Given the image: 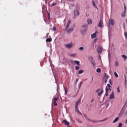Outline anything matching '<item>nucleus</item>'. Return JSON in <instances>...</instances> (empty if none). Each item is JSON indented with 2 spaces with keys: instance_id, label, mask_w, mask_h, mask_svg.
I'll use <instances>...</instances> for the list:
<instances>
[{
  "instance_id": "53",
  "label": "nucleus",
  "mask_w": 127,
  "mask_h": 127,
  "mask_svg": "<svg viewBox=\"0 0 127 127\" xmlns=\"http://www.w3.org/2000/svg\"><path fill=\"white\" fill-rule=\"evenodd\" d=\"M57 92H58V88H57Z\"/></svg>"
},
{
  "instance_id": "55",
  "label": "nucleus",
  "mask_w": 127,
  "mask_h": 127,
  "mask_svg": "<svg viewBox=\"0 0 127 127\" xmlns=\"http://www.w3.org/2000/svg\"><path fill=\"white\" fill-rule=\"evenodd\" d=\"M50 18V17L49 16V19Z\"/></svg>"
},
{
  "instance_id": "38",
  "label": "nucleus",
  "mask_w": 127,
  "mask_h": 127,
  "mask_svg": "<svg viewBox=\"0 0 127 127\" xmlns=\"http://www.w3.org/2000/svg\"><path fill=\"white\" fill-rule=\"evenodd\" d=\"M54 106H57V103H56V101H54Z\"/></svg>"
},
{
  "instance_id": "3",
  "label": "nucleus",
  "mask_w": 127,
  "mask_h": 127,
  "mask_svg": "<svg viewBox=\"0 0 127 127\" xmlns=\"http://www.w3.org/2000/svg\"><path fill=\"white\" fill-rule=\"evenodd\" d=\"M64 46L66 48H72V46H73V43H70V44H66L64 45Z\"/></svg>"
},
{
  "instance_id": "46",
  "label": "nucleus",
  "mask_w": 127,
  "mask_h": 127,
  "mask_svg": "<svg viewBox=\"0 0 127 127\" xmlns=\"http://www.w3.org/2000/svg\"><path fill=\"white\" fill-rule=\"evenodd\" d=\"M124 8L125 9V11H126V9H127V7H126V5L124 4Z\"/></svg>"
},
{
  "instance_id": "23",
  "label": "nucleus",
  "mask_w": 127,
  "mask_h": 127,
  "mask_svg": "<svg viewBox=\"0 0 127 127\" xmlns=\"http://www.w3.org/2000/svg\"><path fill=\"white\" fill-rule=\"evenodd\" d=\"M107 25H108V27H110V26H111V19H110L108 23L107 24Z\"/></svg>"
},
{
  "instance_id": "26",
  "label": "nucleus",
  "mask_w": 127,
  "mask_h": 127,
  "mask_svg": "<svg viewBox=\"0 0 127 127\" xmlns=\"http://www.w3.org/2000/svg\"><path fill=\"white\" fill-rule=\"evenodd\" d=\"M114 75L116 78H119V75H118V73H117L116 72H114Z\"/></svg>"
},
{
  "instance_id": "41",
  "label": "nucleus",
  "mask_w": 127,
  "mask_h": 127,
  "mask_svg": "<svg viewBox=\"0 0 127 127\" xmlns=\"http://www.w3.org/2000/svg\"><path fill=\"white\" fill-rule=\"evenodd\" d=\"M65 90V95H67V89H66V88H64Z\"/></svg>"
},
{
  "instance_id": "14",
  "label": "nucleus",
  "mask_w": 127,
  "mask_h": 127,
  "mask_svg": "<svg viewBox=\"0 0 127 127\" xmlns=\"http://www.w3.org/2000/svg\"><path fill=\"white\" fill-rule=\"evenodd\" d=\"M46 42H51L52 41V38H48L46 40Z\"/></svg>"
},
{
  "instance_id": "12",
  "label": "nucleus",
  "mask_w": 127,
  "mask_h": 127,
  "mask_svg": "<svg viewBox=\"0 0 127 127\" xmlns=\"http://www.w3.org/2000/svg\"><path fill=\"white\" fill-rule=\"evenodd\" d=\"M111 24L112 25V26H114V24H115V21L113 19L111 20Z\"/></svg>"
},
{
  "instance_id": "9",
  "label": "nucleus",
  "mask_w": 127,
  "mask_h": 127,
  "mask_svg": "<svg viewBox=\"0 0 127 127\" xmlns=\"http://www.w3.org/2000/svg\"><path fill=\"white\" fill-rule=\"evenodd\" d=\"M73 30H74V29L73 28H71L67 30V33H71V32H72Z\"/></svg>"
},
{
  "instance_id": "32",
  "label": "nucleus",
  "mask_w": 127,
  "mask_h": 127,
  "mask_svg": "<svg viewBox=\"0 0 127 127\" xmlns=\"http://www.w3.org/2000/svg\"><path fill=\"white\" fill-rule=\"evenodd\" d=\"M82 84H83V82L81 81L80 82L79 84V89L81 88V86H82Z\"/></svg>"
},
{
  "instance_id": "50",
  "label": "nucleus",
  "mask_w": 127,
  "mask_h": 127,
  "mask_svg": "<svg viewBox=\"0 0 127 127\" xmlns=\"http://www.w3.org/2000/svg\"><path fill=\"white\" fill-rule=\"evenodd\" d=\"M86 15L87 17L89 16V15H87V13H86Z\"/></svg>"
},
{
  "instance_id": "43",
  "label": "nucleus",
  "mask_w": 127,
  "mask_h": 127,
  "mask_svg": "<svg viewBox=\"0 0 127 127\" xmlns=\"http://www.w3.org/2000/svg\"><path fill=\"white\" fill-rule=\"evenodd\" d=\"M99 91H101V89H97V90H96V93H98V92H99Z\"/></svg>"
},
{
  "instance_id": "44",
  "label": "nucleus",
  "mask_w": 127,
  "mask_h": 127,
  "mask_svg": "<svg viewBox=\"0 0 127 127\" xmlns=\"http://www.w3.org/2000/svg\"><path fill=\"white\" fill-rule=\"evenodd\" d=\"M87 120L88 121H90V122H94V121H92V120H90V119H89V118H87Z\"/></svg>"
},
{
  "instance_id": "6",
  "label": "nucleus",
  "mask_w": 127,
  "mask_h": 127,
  "mask_svg": "<svg viewBox=\"0 0 127 127\" xmlns=\"http://www.w3.org/2000/svg\"><path fill=\"white\" fill-rule=\"evenodd\" d=\"M74 15H76V16L80 15V12H79V10H74Z\"/></svg>"
},
{
  "instance_id": "19",
  "label": "nucleus",
  "mask_w": 127,
  "mask_h": 127,
  "mask_svg": "<svg viewBox=\"0 0 127 127\" xmlns=\"http://www.w3.org/2000/svg\"><path fill=\"white\" fill-rule=\"evenodd\" d=\"M71 57H76V54H71L69 55Z\"/></svg>"
},
{
  "instance_id": "16",
  "label": "nucleus",
  "mask_w": 127,
  "mask_h": 127,
  "mask_svg": "<svg viewBox=\"0 0 127 127\" xmlns=\"http://www.w3.org/2000/svg\"><path fill=\"white\" fill-rule=\"evenodd\" d=\"M103 93H104V90H102L100 92L98 93V96H102Z\"/></svg>"
},
{
  "instance_id": "42",
  "label": "nucleus",
  "mask_w": 127,
  "mask_h": 127,
  "mask_svg": "<svg viewBox=\"0 0 127 127\" xmlns=\"http://www.w3.org/2000/svg\"><path fill=\"white\" fill-rule=\"evenodd\" d=\"M56 29H57L56 27H54L53 30H54L55 31H56Z\"/></svg>"
},
{
  "instance_id": "11",
  "label": "nucleus",
  "mask_w": 127,
  "mask_h": 127,
  "mask_svg": "<svg viewBox=\"0 0 127 127\" xmlns=\"http://www.w3.org/2000/svg\"><path fill=\"white\" fill-rule=\"evenodd\" d=\"M70 23H71V20H69L67 22V24L66 25V28H69V26L70 25Z\"/></svg>"
},
{
  "instance_id": "2",
  "label": "nucleus",
  "mask_w": 127,
  "mask_h": 127,
  "mask_svg": "<svg viewBox=\"0 0 127 127\" xmlns=\"http://www.w3.org/2000/svg\"><path fill=\"white\" fill-rule=\"evenodd\" d=\"M62 123H64L65 126H67L68 127H71V126H69L70 125V123L69 122L67 121L66 120H63L62 121Z\"/></svg>"
},
{
  "instance_id": "33",
  "label": "nucleus",
  "mask_w": 127,
  "mask_h": 127,
  "mask_svg": "<svg viewBox=\"0 0 127 127\" xmlns=\"http://www.w3.org/2000/svg\"><path fill=\"white\" fill-rule=\"evenodd\" d=\"M91 63L93 65V66H95V65H96V63H95V62H91Z\"/></svg>"
},
{
  "instance_id": "21",
  "label": "nucleus",
  "mask_w": 127,
  "mask_h": 127,
  "mask_svg": "<svg viewBox=\"0 0 127 127\" xmlns=\"http://www.w3.org/2000/svg\"><path fill=\"white\" fill-rule=\"evenodd\" d=\"M87 22H88V24H91V23H92V20L91 19H88L87 20Z\"/></svg>"
},
{
  "instance_id": "17",
  "label": "nucleus",
  "mask_w": 127,
  "mask_h": 127,
  "mask_svg": "<svg viewBox=\"0 0 127 127\" xmlns=\"http://www.w3.org/2000/svg\"><path fill=\"white\" fill-rule=\"evenodd\" d=\"M122 57H123V58H124L125 59V60H127V56H126L125 55H122Z\"/></svg>"
},
{
  "instance_id": "34",
  "label": "nucleus",
  "mask_w": 127,
  "mask_h": 127,
  "mask_svg": "<svg viewBox=\"0 0 127 127\" xmlns=\"http://www.w3.org/2000/svg\"><path fill=\"white\" fill-rule=\"evenodd\" d=\"M123 127V124L120 123L119 125V127Z\"/></svg>"
},
{
  "instance_id": "29",
  "label": "nucleus",
  "mask_w": 127,
  "mask_h": 127,
  "mask_svg": "<svg viewBox=\"0 0 127 127\" xmlns=\"http://www.w3.org/2000/svg\"><path fill=\"white\" fill-rule=\"evenodd\" d=\"M115 66H119V62H116L115 64Z\"/></svg>"
},
{
  "instance_id": "4",
  "label": "nucleus",
  "mask_w": 127,
  "mask_h": 127,
  "mask_svg": "<svg viewBox=\"0 0 127 127\" xmlns=\"http://www.w3.org/2000/svg\"><path fill=\"white\" fill-rule=\"evenodd\" d=\"M103 50V48L102 47H99L97 48V52L99 54H101L102 53V51Z\"/></svg>"
},
{
  "instance_id": "24",
  "label": "nucleus",
  "mask_w": 127,
  "mask_h": 127,
  "mask_svg": "<svg viewBox=\"0 0 127 127\" xmlns=\"http://www.w3.org/2000/svg\"><path fill=\"white\" fill-rule=\"evenodd\" d=\"M84 72V70H80L78 71V74H82Z\"/></svg>"
},
{
  "instance_id": "8",
  "label": "nucleus",
  "mask_w": 127,
  "mask_h": 127,
  "mask_svg": "<svg viewBox=\"0 0 127 127\" xmlns=\"http://www.w3.org/2000/svg\"><path fill=\"white\" fill-rule=\"evenodd\" d=\"M81 103V99H79L77 101L75 102V107H78V105Z\"/></svg>"
},
{
  "instance_id": "20",
  "label": "nucleus",
  "mask_w": 127,
  "mask_h": 127,
  "mask_svg": "<svg viewBox=\"0 0 127 127\" xmlns=\"http://www.w3.org/2000/svg\"><path fill=\"white\" fill-rule=\"evenodd\" d=\"M75 112H79V107L78 106H75Z\"/></svg>"
},
{
  "instance_id": "1",
  "label": "nucleus",
  "mask_w": 127,
  "mask_h": 127,
  "mask_svg": "<svg viewBox=\"0 0 127 127\" xmlns=\"http://www.w3.org/2000/svg\"><path fill=\"white\" fill-rule=\"evenodd\" d=\"M109 90H110V91H112V89H111V84H108L107 86L106 87L105 96H106V97H108L109 95Z\"/></svg>"
},
{
  "instance_id": "28",
  "label": "nucleus",
  "mask_w": 127,
  "mask_h": 127,
  "mask_svg": "<svg viewBox=\"0 0 127 127\" xmlns=\"http://www.w3.org/2000/svg\"><path fill=\"white\" fill-rule=\"evenodd\" d=\"M58 100H59V98H54V101L56 102V101H58Z\"/></svg>"
},
{
  "instance_id": "31",
  "label": "nucleus",
  "mask_w": 127,
  "mask_h": 127,
  "mask_svg": "<svg viewBox=\"0 0 127 127\" xmlns=\"http://www.w3.org/2000/svg\"><path fill=\"white\" fill-rule=\"evenodd\" d=\"M79 50H84V47H80L79 48Z\"/></svg>"
},
{
  "instance_id": "15",
  "label": "nucleus",
  "mask_w": 127,
  "mask_h": 127,
  "mask_svg": "<svg viewBox=\"0 0 127 127\" xmlns=\"http://www.w3.org/2000/svg\"><path fill=\"white\" fill-rule=\"evenodd\" d=\"M119 121V117H117L115 118V119L113 121V124H115V123H117Z\"/></svg>"
},
{
  "instance_id": "52",
  "label": "nucleus",
  "mask_w": 127,
  "mask_h": 127,
  "mask_svg": "<svg viewBox=\"0 0 127 127\" xmlns=\"http://www.w3.org/2000/svg\"><path fill=\"white\" fill-rule=\"evenodd\" d=\"M124 27L125 28V23H124Z\"/></svg>"
},
{
  "instance_id": "56",
  "label": "nucleus",
  "mask_w": 127,
  "mask_h": 127,
  "mask_svg": "<svg viewBox=\"0 0 127 127\" xmlns=\"http://www.w3.org/2000/svg\"><path fill=\"white\" fill-rule=\"evenodd\" d=\"M126 22H127V20L126 21Z\"/></svg>"
},
{
  "instance_id": "37",
  "label": "nucleus",
  "mask_w": 127,
  "mask_h": 127,
  "mask_svg": "<svg viewBox=\"0 0 127 127\" xmlns=\"http://www.w3.org/2000/svg\"><path fill=\"white\" fill-rule=\"evenodd\" d=\"M109 83H110V84L113 85V83H112V80H111V79L109 80Z\"/></svg>"
},
{
  "instance_id": "35",
  "label": "nucleus",
  "mask_w": 127,
  "mask_h": 127,
  "mask_svg": "<svg viewBox=\"0 0 127 127\" xmlns=\"http://www.w3.org/2000/svg\"><path fill=\"white\" fill-rule=\"evenodd\" d=\"M75 69L76 70H79V66H75Z\"/></svg>"
},
{
  "instance_id": "54",
  "label": "nucleus",
  "mask_w": 127,
  "mask_h": 127,
  "mask_svg": "<svg viewBox=\"0 0 127 127\" xmlns=\"http://www.w3.org/2000/svg\"><path fill=\"white\" fill-rule=\"evenodd\" d=\"M47 37H48V35H47Z\"/></svg>"
},
{
  "instance_id": "49",
  "label": "nucleus",
  "mask_w": 127,
  "mask_h": 127,
  "mask_svg": "<svg viewBox=\"0 0 127 127\" xmlns=\"http://www.w3.org/2000/svg\"><path fill=\"white\" fill-rule=\"evenodd\" d=\"M91 103H93L94 102V99H93L92 100H91Z\"/></svg>"
},
{
  "instance_id": "45",
  "label": "nucleus",
  "mask_w": 127,
  "mask_h": 127,
  "mask_svg": "<svg viewBox=\"0 0 127 127\" xmlns=\"http://www.w3.org/2000/svg\"><path fill=\"white\" fill-rule=\"evenodd\" d=\"M78 78H77V79H76L75 82V84H76V83H77V82H78Z\"/></svg>"
},
{
  "instance_id": "25",
  "label": "nucleus",
  "mask_w": 127,
  "mask_h": 127,
  "mask_svg": "<svg viewBox=\"0 0 127 127\" xmlns=\"http://www.w3.org/2000/svg\"><path fill=\"white\" fill-rule=\"evenodd\" d=\"M92 5H93V6H94V7H96V3H95V1L94 0L92 1Z\"/></svg>"
},
{
  "instance_id": "40",
  "label": "nucleus",
  "mask_w": 127,
  "mask_h": 127,
  "mask_svg": "<svg viewBox=\"0 0 127 127\" xmlns=\"http://www.w3.org/2000/svg\"><path fill=\"white\" fill-rule=\"evenodd\" d=\"M125 78L126 84H127V77L126 76V75H125Z\"/></svg>"
},
{
  "instance_id": "47",
  "label": "nucleus",
  "mask_w": 127,
  "mask_h": 127,
  "mask_svg": "<svg viewBox=\"0 0 127 127\" xmlns=\"http://www.w3.org/2000/svg\"><path fill=\"white\" fill-rule=\"evenodd\" d=\"M106 121V119H104L103 120L99 121V122H105Z\"/></svg>"
},
{
  "instance_id": "18",
  "label": "nucleus",
  "mask_w": 127,
  "mask_h": 127,
  "mask_svg": "<svg viewBox=\"0 0 127 127\" xmlns=\"http://www.w3.org/2000/svg\"><path fill=\"white\" fill-rule=\"evenodd\" d=\"M74 63H75L76 65H80V62L78 61H74Z\"/></svg>"
},
{
  "instance_id": "5",
  "label": "nucleus",
  "mask_w": 127,
  "mask_h": 127,
  "mask_svg": "<svg viewBox=\"0 0 127 127\" xmlns=\"http://www.w3.org/2000/svg\"><path fill=\"white\" fill-rule=\"evenodd\" d=\"M97 33H98L97 31H96L95 33L92 34L91 38H96L97 37Z\"/></svg>"
},
{
  "instance_id": "51",
  "label": "nucleus",
  "mask_w": 127,
  "mask_h": 127,
  "mask_svg": "<svg viewBox=\"0 0 127 127\" xmlns=\"http://www.w3.org/2000/svg\"><path fill=\"white\" fill-rule=\"evenodd\" d=\"M107 82H108V81L107 80H105V83H107Z\"/></svg>"
},
{
  "instance_id": "30",
  "label": "nucleus",
  "mask_w": 127,
  "mask_h": 127,
  "mask_svg": "<svg viewBox=\"0 0 127 127\" xmlns=\"http://www.w3.org/2000/svg\"><path fill=\"white\" fill-rule=\"evenodd\" d=\"M125 38H126V39H127V32H125Z\"/></svg>"
},
{
  "instance_id": "22",
  "label": "nucleus",
  "mask_w": 127,
  "mask_h": 127,
  "mask_svg": "<svg viewBox=\"0 0 127 127\" xmlns=\"http://www.w3.org/2000/svg\"><path fill=\"white\" fill-rule=\"evenodd\" d=\"M96 72H97V73H100V72H101V68H97V69H96Z\"/></svg>"
},
{
  "instance_id": "10",
  "label": "nucleus",
  "mask_w": 127,
  "mask_h": 127,
  "mask_svg": "<svg viewBox=\"0 0 127 127\" xmlns=\"http://www.w3.org/2000/svg\"><path fill=\"white\" fill-rule=\"evenodd\" d=\"M110 99H115V96L114 92H112V94L110 95Z\"/></svg>"
},
{
  "instance_id": "36",
  "label": "nucleus",
  "mask_w": 127,
  "mask_h": 127,
  "mask_svg": "<svg viewBox=\"0 0 127 127\" xmlns=\"http://www.w3.org/2000/svg\"><path fill=\"white\" fill-rule=\"evenodd\" d=\"M117 91H118V93H120V92H121V91L120 90V87L117 88Z\"/></svg>"
},
{
  "instance_id": "13",
  "label": "nucleus",
  "mask_w": 127,
  "mask_h": 127,
  "mask_svg": "<svg viewBox=\"0 0 127 127\" xmlns=\"http://www.w3.org/2000/svg\"><path fill=\"white\" fill-rule=\"evenodd\" d=\"M103 23V21H102V20H100V22H99V24H98V26L99 27H102V24Z\"/></svg>"
},
{
  "instance_id": "48",
  "label": "nucleus",
  "mask_w": 127,
  "mask_h": 127,
  "mask_svg": "<svg viewBox=\"0 0 127 127\" xmlns=\"http://www.w3.org/2000/svg\"><path fill=\"white\" fill-rule=\"evenodd\" d=\"M78 113H79V114H80V115H82V113H81V112H80V111H79L78 112Z\"/></svg>"
},
{
  "instance_id": "39",
  "label": "nucleus",
  "mask_w": 127,
  "mask_h": 127,
  "mask_svg": "<svg viewBox=\"0 0 127 127\" xmlns=\"http://www.w3.org/2000/svg\"><path fill=\"white\" fill-rule=\"evenodd\" d=\"M57 3H52V6H54V5H56Z\"/></svg>"
},
{
  "instance_id": "7",
  "label": "nucleus",
  "mask_w": 127,
  "mask_h": 127,
  "mask_svg": "<svg viewBox=\"0 0 127 127\" xmlns=\"http://www.w3.org/2000/svg\"><path fill=\"white\" fill-rule=\"evenodd\" d=\"M87 24H84L82 26L83 28L84 29V32H86L87 31Z\"/></svg>"
},
{
  "instance_id": "27",
  "label": "nucleus",
  "mask_w": 127,
  "mask_h": 127,
  "mask_svg": "<svg viewBox=\"0 0 127 127\" xmlns=\"http://www.w3.org/2000/svg\"><path fill=\"white\" fill-rule=\"evenodd\" d=\"M122 16L123 17H125V16H126V12H125L124 13H123L122 14Z\"/></svg>"
}]
</instances>
